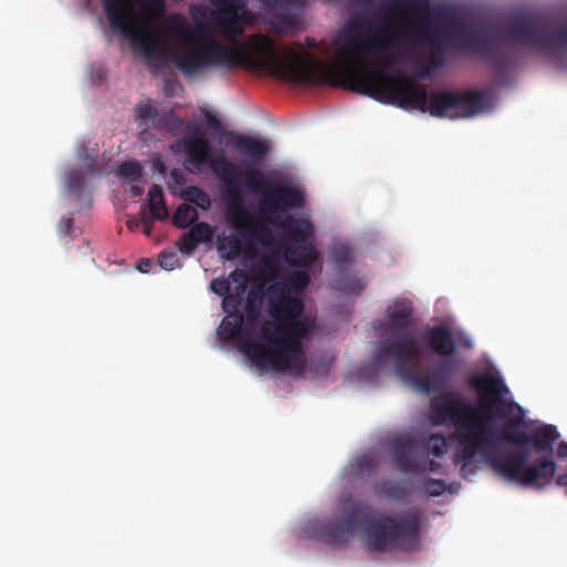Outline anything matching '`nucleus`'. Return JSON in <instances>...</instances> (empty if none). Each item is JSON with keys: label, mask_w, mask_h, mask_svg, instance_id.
<instances>
[{"label": "nucleus", "mask_w": 567, "mask_h": 567, "mask_svg": "<svg viewBox=\"0 0 567 567\" xmlns=\"http://www.w3.org/2000/svg\"><path fill=\"white\" fill-rule=\"evenodd\" d=\"M440 467H441V465L439 462L433 461V460H431V461L426 460V463H425L426 471L437 472Z\"/></svg>", "instance_id": "nucleus-43"}, {"label": "nucleus", "mask_w": 567, "mask_h": 567, "mask_svg": "<svg viewBox=\"0 0 567 567\" xmlns=\"http://www.w3.org/2000/svg\"><path fill=\"white\" fill-rule=\"evenodd\" d=\"M296 243V247H287L285 258L295 267L307 268L318 259L317 250L309 243L313 233L312 224L307 219H296L291 215L285 216L278 224Z\"/></svg>", "instance_id": "nucleus-11"}, {"label": "nucleus", "mask_w": 567, "mask_h": 567, "mask_svg": "<svg viewBox=\"0 0 567 567\" xmlns=\"http://www.w3.org/2000/svg\"><path fill=\"white\" fill-rule=\"evenodd\" d=\"M419 71L427 72V71H433V70H432V69H430V68H423V69H420Z\"/></svg>", "instance_id": "nucleus-50"}, {"label": "nucleus", "mask_w": 567, "mask_h": 567, "mask_svg": "<svg viewBox=\"0 0 567 567\" xmlns=\"http://www.w3.org/2000/svg\"><path fill=\"white\" fill-rule=\"evenodd\" d=\"M86 172L90 174H97V169L95 168V166L93 164L86 165Z\"/></svg>", "instance_id": "nucleus-45"}, {"label": "nucleus", "mask_w": 567, "mask_h": 567, "mask_svg": "<svg viewBox=\"0 0 567 567\" xmlns=\"http://www.w3.org/2000/svg\"><path fill=\"white\" fill-rule=\"evenodd\" d=\"M331 256L336 264L342 266L350 261L351 249L346 245H338L332 249Z\"/></svg>", "instance_id": "nucleus-33"}, {"label": "nucleus", "mask_w": 567, "mask_h": 567, "mask_svg": "<svg viewBox=\"0 0 567 567\" xmlns=\"http://www.w3.org/2000/svg\"><path fill=\"white\" fill-rule=\"evenodd\" d=\"M359 466L361 470H370L373 467V458L370 456H363L359 460Z\"/></svg>", "instance_id": "nucleus-38"}, {"label": "nucleus", "mask_w": 567, "mask_h": 567, "mask_svg": "<svg viewBox=\"0 0 567 567\" xmlns=\"http://www.w3.org/2000/svg\"><path fill=\"white\" fill-rule=\"evenodd\" d=\"M215 8L209 20L228 39L243 34L244 27L255 21V14L248 10L247 0H208Z\"/></svg>", "instance_id": "nucleus-12"}, {"label": "nucleus", "mask_w": 567, "mask_h": 567, "mask_svg": "<svg viewBox=\"0 0 567 567\" xmlns=\"http://www.w3.org/2000/svg\"><path fill=\"white\" fill-rule=\"evenodd\" d=\"M557 455L558 457H567V442L561 441L557 446Z\"/></svg>", "instance_id": "nucleus-42"}, {"label": "nucleus", "mask_w": 567, "mask_h": 567, "mask_svg": "<svg viewBox=\"0 0 567 567\" xmlns=\"http://www.w3.org/2000/svg\"><path fill=\"white\" fill-rule=\"evenodd\" d=\"M131 193L133 196H138L141 195V188L138 186H132Z\"/></svg>", "instance_id": "nucleus-46"}, {"label": "nucleus", "mask_w": 567, "mask_h": 567, "mask_svg": "<svg viewBox=\"0 0 567 567\" xmlns=\"http://www.w3.org/2000/svg\"><path fill=\"white\" fill-rule=\"evenodd\" d=\"M310 277L306 270L293 271L286 281L275 282L266 289L268 313L259 328L260 342L244 341L246 357L260 370L285 372L300 377L307 368L305 342L317 330V322L305 315L301 295Z\"/></svg>", "instance_id": "nucleus-4"}, {"label": "nucleus", "mask_w": 567, "mask_h": 567, "mask_svg": "<svg viewBox=\"0 0 567 567\" xmlns=\"http://www.w3.org/2000/svg\"><path fill=\"white\" fill-rule=\"evenodd\" d=\"M555 484L561 488H565L566 493H567V474L564 473V474L557 475L555 478Z\"/></svg>", "instance_id": "nucleus-41"}, {"label": "nucleus", "mask_w": 567, "mask_h": 567, "mask_svg": "<svg viewBox=\"0 0 567 567\" xmlns=\"http://www.w3.org/2000/svg\"><path fill=\"white\" fill-rule=\"evenodd\" d=\"M402 9H411L417 19L399 22L384 17L365 38L351 35L342 43H334L336 65L317 55L323 48L311 38L306 39V47L293 43L278 48L267 35L254 34L238 48V55L250 71H369L353 66L361 53L389 50L400 42L412 47L434 44L440 51L450 49L484 58H496L508 43L523 44L550 56L567 51V23L549 29L528 19H516L503 29L463 22L432 28L427 18L429 0H392L383 3L380 11L396 13Z\"/></svg>", "instance_id": "nucleus-1"}, {"label": "nucleus", "mask_w": 567, "mask_h": 567, "mask_svg": "<svg viewBox=\"0 0 567 567\" xmlns=\"http://www.w3.org/2000/svg\"><path fill=\"white\" fill-rule=\"evenodd\" d=\"M148 208L153 218L157 220H164L168 217L163 189L157 184L152 185L148 189Z\"/></svg>", "instance_id": "nucleus-20"}, {"label": "nucleus", "mask_w": 567, "mask_h": 567, "mask_svg": "<svg viewBox=\"0 0 567 567\" xmlns=\"http://www.w3.org/2000/svg\"><path fill=\"white\" fill-rule=\"evenodd\" d=\"M307 533L330 546L346 545L358 532L364 536L370 550L389 553L395 549L412 550L420 539L421 515L417 509H409L398 517L371 516L369 505L349 501L341 518L312 520L307 524Z\"/></svg>", "instance_id": "nucleus-5"}, {"label": "nucleus", "mask_w": 567, "mask_h": 567, "mask_svg": "<svg viewBox=\"0 0 567 567\" xmlns=\"http://www.w3.org/2000/svg\"><path fill=\"white\" fill-rule=\"evenodd\" d=\"M425 339L429 350L441 357L429 374L419 372L421 349L412 333L382 341L373 359L378 364L392 360L395 373L420 392H440L447 388L457 369V362L454 359L457 350L456 340L451 330L443 324L430 328Z\"/></svg>", "instance_id": "nucleus-6"}, {"label": "nucleus", "mask_w": 567, "mask_h": 567, "mask_svg": "<svg viewBox=\"0 0 567 567\" xmlns=\"http://www.w3.org/2000/svg\"><path fill=\"white\" fill-rule=\"evenodd\" d=\"M468 385L478 394L477 404L467 402L460 393L446 392L430 402L431 421L435 425L453 426L454 462L461 475L467 478L478 470L480 456L489 468L508 482L543 489L556 474L557 464L550 456H540L526 464L528 452L516 447L506 452L496 450L491 426L495 419H506L520 406L505 396L509 389L494 374L480 373L468 378Z\"/></svg>", "instance_id": "nucleus-2"}, {"label": "nucleus", "mask_w": 567, "mask_h": 567, "mask_svg": "<svg viewBox=\"0 0 567 567\" xmlns=\"http://www.w3.org/2000/svg\"><path fill=\"white\" fill-rule=\"evenodd\" d=\"M262 84L288 90L342 89L369 96L405 111L434 117L470 120L491 113L497 90L511 85L513 73H495L492 84L482 87L449 89L429 93L427 85L439 73H251Z\"/></svg>", "instance_id": "nucleus-3"}, {"label": "nucleus", "mask_w": 567, "mask_h": 567, "mask_svg": "<svg viewBox=\"0 0 567 567\" xmlns=\"http://www.w3.org/2000/svg\"><path fill=\"white\" fill-rule=\"evenodd\" d=\"M184 198L196 204L202 209H208L210 207L209 196L200 188L196 186H189L184 190Z\"/></svg>", "instance_id": "nucleus-24"}, {"label": "nucleus", "mask_w": 567, "mask_h": 567, "mask_svg": "<svg viewBox=\"0 0 567 567\" xmlns=\"http://www.w3.org/2000/svg\"><path fill=\"white\" fill-rule=\"evenodd\" d=\"M337 289L346 295H359L363 290V285L358 279L340 278L337 280Z\"/></svg>", "instance_id": "nucleus-29"}, {"label": "nucleus", "mask_w": 567, "mask_h": 567, "mask_svg": "<svg viewBox=\"0 0 567 567\" xmlns=\"http://www.w3.org/2000/svg\"><path fill=\"white\" fill-rule=\"evenodd\" d=\"M73 226H74V219L73 217L69 216V217H62L61 220L59 221V225H58V228H59V233L61 235H71L72 231H73Z\"/></svg>", "instance_id": "nucleus-37"}, {"label": "nucleus", "mask_w": 567, "mask_h": 567, "mask_svg": "<svg viewBox=\"0 0 567 567\" xmlns=\"http://www.w3.org/2000/svg\"><path fill=\"white\" fill-rule=\"evenodd\" d=\"M198 245V240L192 237L188 233H184L177 241L179 251L187 256H190Z\"/></svg>", "instance_id": "nucleus-31"}, {"label": "nucleus", "mask_w": 567, "mask_h": 567, "mask_svg": "<svg viewBox=\"0 0 567 567\" xmlns=\"http://www.w3.org/2000/svg\"><path fill=\"white\" fill-rule=\"evenodd\" d=\"M200 114L205 120V124L207 125V127L215 132H220L224 130L223 123L216 114L205 109L200 110Z\"/></svg>", "instance_id": "nucleus-34"}, {"label": "nucleus", "mask_w": 567, "mask_h": 567, "mask_svg": "<svg viewBox=\"0 0 567 567\" xmlns=\"http://www.w3.org/2000/svg\"><path fill=\"white\" fill-rule=\"evenodd\" d=\"M187 130L188 132L178 143L181 151L185 154L186 168L195 172L209 166L213 169L216 158H213L214 150L209 141L198 127L187 126Z\"/></svg>", "instance_id": "nucleus-15"}, {"label": "nucleus", "mask_w": 567, "mask_h": 567, "mask_svg": "<svg viewBox=\"0 0 567 567\" xmlns=\"http://www.w3.org/2000/svg\"><path fill=\"white\" fill-rule=\"evenodd\" d=\"M377 492L398 502L404 501L409 495V491L400 482L392 480H385L379 483L377 485Z\"/></svg>", "instance_id": "nucleus-22"}, {"label": "nucleus", "mask_w": 567, "mask_h": 567, "mask_svg": "<svg viewBox=\"0 0 567 567\" xmlns=\"http://www.w3.org/2000/svg\"><path fill=\"white\" fill-rule=\"evenodd\" d=\"M414 326L412 302L409 299H396L388 306L385 319L381 323L382 336L388 338L382 339L379 343L404 333L414 336Z\"/></svg>", "instance_id": "nucleus-16"}, {"label": "nucleus", "mask_w": 567, "mask_h": 567, "mask_svg": "<svg viewBox=\"0 0 567 567\" xmlns=\"http://www.w3.org/2000/svg\"><path fill=\"white\" fill-rule=\"evenodd\" d=\"M213 164V172L224 182L223 196L227 203V220L230 225L238 226L240 218L250 216L243 204L241 185L252 192L267 188L259 202V215L270 224L278 223V213L302 208L305 205V195L300 189L275 184L258 169L239 172L223 152Z\"/></svg>", "instance_id": "nucleus-7"}, {"label": "nucleus", "mask_w": 567, "mask_h": 567, "mask_svg": "<svg viewBox=\"0 0 567 567\" xmlns=\"http://www.w3.org/2000/svg\"><path fill=\"white\" fill-rule=\"evenodd\" d=\"M66 185L69 190L74 193L76 199H79L85 189L84 174L80 171H71L66 176Z\"/></svg>", "instance_id": "nucleus-26"}, {"label": "nucleus", "mask_w": 567, "mask_h": 567, "mask_svg": "<svg viewBox=\"0 0 567 567\" xmlns=\"http://www.w3.org/2000/svg\"><path fill=\"white\" fill-rule=\"evenodd\" d=\"M425 458L429 454L434 456H442L447 450V441L442 434H433L429 437L425 445L422 446Z\"/></svg>", "instance_id": "nucleus-23"}, {"label": "nucleus", "mask_w": 567, "mask_h": 567, "mask_svg": "<svg viewBox=\"0 0 567 567\" xmlns=\"http://www.w3.org/2000/svg\"><path fill=\"white\" fill-rule=\"evenodd\" d=\"M103 4V9L106 13L110 25L113 30L126 35L132 37L134 41L141 43L146 52L154 50L155 48H146L145 43L141 38H138V33L145 31L146 29H135L132 23V10H131V1L132 0H101ZM144 9L150 14L151 19L163 20L164 23L167 17H164L165 13V3L164 0H144ZM163 27V24H161ZM159 28L158 30H161Z\"/></svg>", "instance_id": "nucleus-10"}, {"label": "nucleus", "mask_w": 567, "mask_h": 567, "mask_svg": "<svg viewBox=\"0 0 567 567\" xmlns=\"http://www.w3.org/2000/svg\"><path fill=\"white\" fill-rule=\"evenodd\" d=\"M183 123L184 121L174 114H166L158 120V124L169 131L179 128Z\"/></svg>", "instance_id": "nucleus-36"}, {"label": "nucleus", "mask_w": 567, "mask_h": 567, "mask_svg": "<svg viewBox=\"0 0 567 567\" xmlns=\"http://www.w3.org/2000/svg\"><path fill=\"white\" fill-rule=\"evenodd\" d=\"M134 111L137 120H155L158 116L157 109L150 103L140 104Z\"/></svg>", "instance_id": "nucleus-32"}, {"label": "nucleus", "mask_w": 567, "mask_h": 567, "mask_svg": "<svg viewBox=\"0 0 567 567\" xmlns=\"http://www.w3.org/2000/svg\"><path fill=\"white\" fill-rule=\"evenodd\" d=\"M520 415L516 420H511L498 429L495 435L496 443L498 441L513 443L516 445L532 444L538 453L553 452V445L558 440L559 433L557 427L551 424H545L534 429L530 433L517 430L523 421V410H518Z\"/></svg>", "instance_id": "nucleus-13"}, {"label": "nucleus", "mask_w": 567, "mask_h": 567, "mask_svg": "<svg viewBox=\"0 0 567 567\" xmlns=\"http://www.w3.org/2000/svg\"><path fill=\"white\" fill-rule=\"evenodd\" d=\"M231 227L237 230L235 234L220 235L216 240L217 250L226 260L238 258L243 251L250 248L252 241L264 243L270 238L268 228L252 223L250 217L240 218L239 225H231Z\"/></svg>", "instance_id": "nucleus-14"}, {"label": "nucleus", "mask_w": 567, "mask_h": 567, "mask_svg": "<svg viewBox=\"0 0 567 567\" xmlns=\"http://www.w3.org/2000/svg\"><path fill=\"white\" fill-rule=\"evenodd\" d=\"M229 136L231 137V147L240 155L248 156L255 162L261 161L269 152V146L257 138L235 132H229Z\"/></svg>", "instance_id": "nucleus-19"}, {"label": "nucleus", "mask_w": 567, "mask_h": 567, "mask_svg": "<svg viewBox=\"0 0 567 567\" xmlns=\"http://www.w3.org/2000/svg\"><path fill=\"white\" fill-rule=\"evenodd\" d=\"M187 233L198 240V244L208 243L213 238V228L205 221L194 223Z\"/></svg>", "instance_id": "nucleus-27"}, {"label": "nucleus", "mask_w": 567, "mask_h": 567, "mask_svg": "<svg viewBox=\"0 0 567 567\" xmlns=\"http://www.w3.org/2000/svg\"><path fill=\"white\" fill-rule=\"evenodd\" d=\"M103 74H104V73H97V76H99V79H100V80L102 79V75H103Z\"/></svg>", "instance_id": "nucleus-51"}, {"label": "nucleus", "mask_w": 567, "mask_h": 567, "mask_svg": "<svg viewBox=\"0 0 567 567\" xmlns=\"http://www.w3.org/2000/svg\"><path fill=\"white\" fill-rule=\"evenodd\" d=\"M142 172V166L138 162H124L117 168V176L123 179L138 181Z\"/></svg>", "instance_id": "nucleus-25"}, {"label": "nucleus", "mask_w": 567, "mask_h": 567, "mask_svg": "<svg viewBox=\"0 0 567 567\" xmlns=\"http://www.w3.org/2000/svg\"><path fill=\"white\" fill-rule=\"evenodd\" d=\"M198 73H192V72H188V73H184L185 76L187 78H193L195 75H197Z\"/></svg>", "instance_id": "nucleus-49"}, {"label": "nucleus", "mask_w": 567, "mask_h": 567, "mask_svg": "<svg viewBox=\"0 0 567 567\" xmlns=\"http://www.w3.org/2000/svg\"><path fill=\"white\" fill-rule=\"evenodd\" d=\"M151 268H152V261L150 259H141L137 265V269L143 274L148 272L151 270Z\"/></svg>", "instance_id": "nucleus-39"}, {"label": "nucleus", "mask_w": 567, "mask_h": 567, "mask_svg": "<svg viewBox=\"0 0 567 567\" xmlns=\"http://www.w3.org/2000/svg\"><path fill=\"white\" fill-rule=\"evenodd\" d=\"M261 9L274 19L275 27L295 28L307 0H259Z\"/></svg>", "instance_id": "nucleus-18"}, {"label": "nucleus", "mask_w": 567, "mask_h": 567, "mask_svg": "<svg viewBox=\"0 0 567 567\" xmlns=\"http://www.w3.org/2000/svg\"><path fill=\"white\" fill-rule=\"evenodd\" d=\"M158 265L164 270H174L181 266L179 257L175 250H164L158 255Z\"/></svg>", "instance_id": "nucleus-28"}, {"label": "nucleus", "mask_w": 567, "mask_h": 567, "mask_svg": "<svg viewBox=\"0 0 567 567\" xmlns=\"http://www.w3.org/2000/svg\"><path fill=\"white\" fill-rule=\"evenodd\" d=\"M171 176L175 181V183H177V184H183L184 183V177H183V175H182V173L179 171L173 169L171 172Z\"/></svg>", "instance_id": "nucleus-44"}, {"label": "nucleus", "mask_w": 567, "mask_h": 567, "mask_svg": "<svg viewBox=\"0 0 567 567\" xmlns=\"http://www.w3.org/2000/svg\"><path fill=\"white\" fill-rule=\"evenodd\" d=\"M446 485L442 480L427 477L423 482V491L429 496H440L445 492Z\"/></svg>", "instance_id": "nucleus-30"}, {"label": "nucleus", "mask_w": 567, "mask_h": 567, "mask_svg": "<svg viewBox=\"0 0 567 567\" xmlns=\"http://www.w3.org/2000/svg\"><path fill=\"white\" fill-rule=\"evenodd\" d=\"M198 219V213L195 207L189 204H181L172 217L173 225L178 229H186Z\"/></svg>", "instance_id": "nucleus-21"}, {"label": "nucleus", "mask_w": 567, "mask_h": 567, "mask_svg": "<svg viewBox=\"0 0 567 567\" xmlns=\"http://www.w3.org/2000/svg\"><path fill=\"white\" fill-rule=\"evenodd\" d=\"M145 224H146V226L144 228V234L148 236L151 234V226H150L148 221Z\"/></svg>", "instance_id": "nucleus-48"}, {"label": "nucleus", "mask_w": 567, "mask_h": 567, "mask_svg": "<svg viewBox=\"0 0 567 567\" xmlns=\"http://www.w3.org/2000/svg\"><path fill=\"white\" fill-rule=\"evenodd\" d=\"M248 272L239 268L233 270L227 278H215L210 281V290L223 297L221 308L226 317L220 322L218 334L225 341L239 334L245 318L254 323L260 316L264 285H254L248 289Z\"/></svg>", "instance_id": "nucleus-9"}, {"label": "nucleus", "mask_w": 567, "mask_h": 567, "mask_svg": "<svg viewBox=\"0 0 567 567\" xmlns=\"http://www.w3.org/2000/svg\"><path fill=\"white\" fill-rule=\"evenodd\" d=\"M164 80H165V82H166V84H167V93H168V94H171V95H173V94H174V91H173V89H171V87H169V85H171V79L167 76V78H165Z\"/></svg>", "instance_id": "nucleus-47"}, {"label": "nucleus", "mask_w": 567, "mask_h": 567, "mask_svg": "<svg viewBox=\"0 0 567 567\" xmlns=\"http://www.w3.org/2000/svg\"><path fill=\"white\" fill-rule=\"evenodd\" d=\"M394 464L402 473H425V455L422 445L412 437L394 439L390 443Z\"/></svg>", "instance_id": "nucleus-17"}, {"label": "nucleus", "mask_w": 567, "mask_h": 567, "mask_svg": "<svg viewBox=\"0 0 567 567\" xmlns=\"http://www.w3.org/2000/svg\"><path fill=\"white\" fill-rule=\"evenodd\" d=\"M142 223H147V218H143L142 220H138V219H128L126 221V226L130 230H136L138 229L140 225Z\"/></svg>", "instance_id": "nucleus-40"}, {"label": "nucleus", "mask_w": 567, "mask_h": 567, "mask_svg": "<svg viewBox=\"0 0 567 567\" xmlns=\"http://www.w3.org/2000/svg\"><path fill=\"white\" fill-rule=\"evenodd\" d=\"M278 267L274 260L265 259L262 261L260 275L264 277L265 280H274L278 276Z\"/></svg>", "instance_id": "nucleus-35"}, {"label": "nucleus", "mask_w": 567, "mask_h": 567, "mask_svg": "<svg viewBox=\"0 0 567 567\" xmlns=\"http://www.w3.org/2000/svg\"><path fill=\"white\" fill-rule=\"evenodd\" d=\"M146 48L159 43L174 44L181 62V71L221 64L230 61L231 52L214 38L204 22L189 24L181 13H171L161 30H145L138 33Z\"/></svg>", "instance_id": "nucleus-8"}]
</instances>
